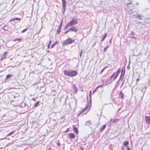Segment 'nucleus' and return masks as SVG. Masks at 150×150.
I'll list each match as a JSON object with an SVG mask.
<instances>
[{"mask_svg": "<svg viewBox=\"0 0 150 150\" xmlns=\"http://www.w3.org/2000/svg\"><path fill=\"white\" fill-rule=\"evenodd\" d=\"M129 144V142L127 141H125L123 143L124 145L125 146H126L127 147Z\"/></svg>", "mask_w": 150, "mask_h": 150, "instance_id": "obj_17", "label": "nucleus"}, {"mask_svg": "<svg viewBox=\"0 0 150 150\" xmlns=\"http://www.w3.org/2000/svg\"><path fill=\"white\" fill-rule=\"evenodd\" d=\"M13 76V75L11 74H8L6 76V79L4 81V82L6 83L8 82L10 80V78Z\"/></svg>", "mask_w": 150, "mask_h": 150, "instance_id": "obj_5", "label": "nucleus"}, {"mask_svg": "<svg viewBox=\"0 0 150 150\" xmlns=\"http://www.w3.org/2000/svg\"><path fill=\"white\" fill-rule=\"evenodd\" d=\"M82 53V52H81V53H80V56H81Z\"/></svg>", "mask_w": 150, "mask_h": 150, "instance_id": "obj_55", "label": "nucleus"}, {"mask_svg": "<svg viewBox=\"0 0 150 150\" xmlns=\"http://www.w3.org/2000/svg\"><path fill=\"white\" fill-rule=\"evenodd\" d=\"M69 26H70L69 24L68 23L64 27V30H66L68 27Z\"/></svg>", "mask_w": 150, "mask_h": 150, "instance_id": "obj_27", "label": "nucleus"}, {"mask_svg": "<svg viewBox=\"0 0 150 150\" xmlns=\"http://www.w3.org/2000/svg\"><path fill=\"white\" fill-rule=\"evenodd\" d=\"M137 19L139 20H141L142 19V17L140 15H137L135 17Z\"/></svg>", "mask_w": 150, "mask_h": 150, "instance_id": "obj_20", "label": "nucleus"}, {"mask_svg": "<svg viewBox=\"0 0 150 150\" xmlns=\"http://www.w3.org/2000/svg\"><path fill=\"white\" fill-rule=\"evenodd\" d=\"M139 78H137V79H136V81H137V82L138 81H139Z\"/></svg>", "mask_w": 150, "mask_h": 150, "instance_id": "obj_52", "label": "nucleus"}, {"mask_svg": "<svg viewBox=\"0 0 150 150\" xmlns=\"http://www.w3.org/2000/svg\"><path fill=\"white\" fill-rule=\"evenodd\" d=\"M120 70H119V69H118L117 70V72H116V73H116V74H117L119 75V73H120Z\"/></svg>", "mask_w": 150, "mask_h": 150, "instance_id": "obj_41", "label": "nucleus"}, {"mask_svg": "<svg viewBox=\"0 0 150 150\" xmlns=\"http://www.w3.org/2000/svg\"><path fill=\"white\" fill-rule=\"evenodd\" d=\"M119 97L122 100H123L124 99V94L121 91L120 93Z\"/></svg>", "mask_w": 150, "mask_h": 150, "instance_id": "obj_12", "label": "nucleus"}, {"mask_svg": "<svg viewBox=\"0 0 150 150\" xmlns=\"http://www.w3.org/2000/svg\"><path fill=\"white\" fill-rule=\"evenodd\" d=\"M145 120L146 123L150 124V117L149 116H146L145 117Z\"/></svg>", "mask_w": 150, "mask_h": 150, "instance_id": "obj_7", "label": "nucleus"}, {"mask_svg": "<svg viewBox=\"0 0 150 150\" xmlns=\"http://www.w3.org/2000/svg\"><path fill=\"white\" fill-rule=\"evenodd\" d=\"M62 8L63 9L62 13L64 14V12L66 10V6L67 2L65 0H62Z\"/></svg>", "mask_w": 150, "mask_h": 150, "instance_id": "obj_4", "label": "nucleus"}, {"mask_svg": "<svg viewBox=\"0 0 150 150\" xmlns=\"http://www.w3.org/2000/svg\"><path fill=\"white\" fill-rule=\"evenodd\" d=\"M46 21L47 20L46 19H45V20H44V17H43L42 18H41V21L42 23L46 22Z\"/></svg>", "mask_w": 150, "mask_h": 150, "instance_id": "obj_26", "label": "nucleus"}, {"mask_svg": "<svg viewBox=\"0 0 150 150\" xmlns=\"http://www.w3.org/2000/svg\"><path fill=\"white\" fill-rule=\"evenodd\" d=\"M58 43V42L57 41H56V42H55L54 43L52 44L51 45V48H53L55 46V45Z\"/></svg>", "mask_w": 150, "mask_h": 150, "instance_id": "obj_18", "label": "nucleus"}, {"mask_svg": "<svg viewBox=\"0 0 150 150\" xmlns=\"http://www.w3.org/2000/svg\"><path fill=\"white\" fill-rule=\"evenodd\" d=\"M57 145L59 146H60L61 145V144L59 142H58L57 143Z\"/></svg>", "mask_w": 150, "mask_h": 150, "instance_id": "obj_45", "label": "nucleus"}, {"mask_svg": "<svg viewBox=\"0 0 150 150\" xmlns=\"http://www.w3.org/2000/svg\"><path fill=\"white\" fill-rule=\"evenodd\" d=\"M2 29H4L5 31H6V30H8L7 29H5L4 28H2Z\"/></svg>", "mask_w": 150, "mask_h": 150, "instance_id": "obj_56", "label": "nucleus"}, {"mask_svg": "<svg viewBox=\"0 0 150 150\" xmlns=\"http://www.w3.org/2000/svg\"><path fill=\"white\" fill-rule=\"evenodd\" d=\"M132 4V2H130L129 3H127V4L126 5L127 6H128L129 5L131 4Z\"/></svg>", "mask_w": 150, "mask_h": 150, "instance_id": "obj_44", "label": "nucleus"}, {"mask_svg": "<svg viewBox=\"0 0 150 150\" xmlns=\"http://www.w3.org/2000/svg\"><path fill=\"white\" fill-rule=\"evenodd\" d=\"M113 119H110V121H113Z\"/></svg>", "mask_w": 150, "mask_h": 150, "instance_id": "obj_61", "label": "nucleus"}, {"mask_svg": "<svg viewBox=\"0 0 150 150\" xmlns=\"http://www.w3.org/2000/svg\"><path fill=\"white\" fill-rule=\"evenodd\" d=\"M124 81L122 83V85L124 83Z\"/></svg>", "mask_w": 150, "mask_h": 150, "instance_id": "obj_63", "label": "nucleus"}, {"mask_svg": "<svg viewBox=\"0 0 150 150\" xmlns=\"http://www.w3.org/2000/svg\"><path fill=\"white\" fill-rule=\"evenodd\" d=\"M22 39L21 38H16L14 40H13L14 41H21Z\"/></svg>", "mask_w": 150, "mask_h": 150, "instance_id": "obj_32", "label": "nucleus"}, {"mask_svg": "<svg viewBox=\"0 0 150 150\" xmlns=\"http://www.w3.org/2000/svg\"><path fill=\"white\" fill-rule=\"evenodd\" d=\"M6 26V25H5L3 26V28L5 27Z\"/></svg>", "mask_w": 150, "mask_h": 150, "instance_id": "obj_62", "label": "nucleus"}, {"mask_svg": "<svg viewBox=\"0 0 150 150\" xmlns=\"http://www.w3.org/2000/svg\"><path fill=\"white\" fill-rule=\"evenodd\" d=\"M130 63V58H129V64L127 67V68L128 69H130V67L129 66V64Z\"/></svg>", "mask_w": 150, "mask_h": 150, "instance_id": "obj_36", "label": "nucleus"}, {"mask_svg": "<svg viewBox=\"0 0 150 150\" xmlns=\"http://www.w3.org/2000/svg\"><path fill=\"white\" fill-rule=\"evenodd\" d=\"M102 85H100V86H98L93 91V93H92V94H93L96 91H97V89L98 88H99V87H102Z\"/></svg>", "mask_w": 150, "mask_h": 150, "instance_id": "obj_22", "label": "nucleus"}, {"mask_svg": "<svg viewBox=\"0 0 150 150\" xmlns=\"http://www.w3.org/2000/svg\"><path fill=\"white\" fill-rule=\"evenodd\" d=\"M117 77H116V76H114V78L113 79V81H114L115 80V79H116V78H117Z\"/></svg>", "mask_w": 150, "mask_h": 150, "instance_id": "obj_49", "label": "nucleus"}, {"mask_svg": "<svg viewBox=\"0 0 150 150\" xmlns=\"http://www.w3.org/2000/svg\"><path fill=\"white\" fill-rule=\"evenodd\" d=\"M139 58H140L139 57L137 58V59H136L137 61L142 63L143 62V61H138V60H139Z\"/></svg>", "mask_w": 150, "mask_h": 150, "instance_id": "obj_40", "label": "nucleus"}, {"mask_svg": "<svg viewBox=\"0 0 150 150\" xmlns=\"http://www.w3.org/2000/svg\"><path fill=\"white\" fill-rule=\"evenodd\" d=\"M8 52H4L3 56H6L8 54Z\"/></svg>", "mask_w": 150, "mask_h": 150, "instance_id": "obj_33", "label": "nucleus"}, {"mask_svg": "<svg viewBox=\"0 0 150 150\" xmlns=\"http://www.w3.org/2000/svg\"><path fill=\"white\" fill-rule=\"evenodd\" d=\"M108 46H107L103 50L104 52H105L106 50L108 48Z\"/></svg>", "mask_w": 150, "mask_h": 150, "instance_id": "obj_38", "label": "nucleus"}, {"mask_svg": "<svg viewBox=\"0 0 150 150\" xmlns=\"http://www.w3.org/2000/svg\"><path fill=\"white\" fill-rule=\"evenodd\" d=\"M70 30H69H69H67V31H65L64 33V34L65 35H66V34H67L69 32H70Z\"/></svg>", "mask_w": 150, "mask_h": 150, "instance_id": "obj_39", "label": "nucleus"}, {"mask_svg": "<svg viewBox=\"0 0 150 150\" xmlns=\"http://www.w3.org/2000/svg\"><path fill=\"white\" fill-rule=\"evenodd\" d=\"M108 67V66H106V67H105L101 71V72H100V74H101L104 71V70H105V69H106V68H107V67Z\"/></svg>", "mask_w": 150, "mask_h": 150, "instance_id": "obj_24", "label": "nucleus"}, {"mask_svg": "<svg viewBox=\"0 0 150 150\" xmlns=\"http://www.w3.org/2000/svg\"><path fill=\"white\" fill-rule=\"evenodd\" d=\"M111 41H112V39H111L110 40H109V43H110L111 42Z\"/></svg>", "mask_w": 150, "mask_h": 150, "instance_id": "obj_53", "label": "nucleus"}, {"mask_svg": "<svg viewBox=\"0 0 150 150\" xmlns=\"http://www.w3.org/2000/svg\"><path fill=\"white\" fill-rule=\"evenodd\" d=\"M115 73L114 72V73L111 76L112 77H114V76L115 75Z\"/></svg>", "mask_w": 150, "mask_h": 150, "instance_id": "obj_46", "label": "nucleus"}, {"mask_svg": "<svg viewBox=\"0 0 150 150\" xmlns=\"http://www.w3.org/2000/svg\"><path fill=\"white\" fill-rule=\"evenodd\" d=\"M73 130L74 131L76 134H78V131L77 128H76L75 125H73Z\"/></svg>", "mask_w": 150, "mask_h": 150, "instance_id": "obj_10", "label": "nucleus"}, {"mask_svg": "<svg viewBox=\"0 0 150 150\" xmlns=\"http://www.w3.org/2000/svg\"><path fill=\"white\" fill-rule=\"evenodd\" d=\"M91 91H90L89 96V97L90 98V102H91Z\"/></svg>", "mask_w": 150, "mask_h": 150, "instance_id": "obj_29", "label": "nucleus"}, {"mask_svg": "<svg viewBox=\"0 0 150 150\" xmlns=\"http://www.w3.org/2000/svg\"><path fill=\"white\" fill-rule=\"evenodd\" d=\"M69 131V128H68L65 131V132L67 133Z\"/></svg>", "mask_w": 150, "mask_h": 150, "instance_id": "obj_43", "label": "nucleus"}, {"mask_svg": "<svg viewBox=\"0 0 150 150\" xmlns=\"http://www.w3.org/2000/svg\"><path fill=\"white\" fill-rule=\"evenodd\" d=\"M81 150H84L83 148L82 147H81Z\"/></svg>", "mask_w": 150, "mask_h": 150, "instance_id": "obj_57", "label": "nucleus"}, {"mask_svg": "<svg viewBox=\"0 0 150 150\" xmlns=\"http://www.w3.org/2000/svg\"><path fill=\"white\" fill-rule=\"evenodd\" d=\"M14 131H12L11 132H10V133L8 134L7 135V136H11L13 137V136H12V135L14 134ZM14 136V135L13 136Z\"/></svg>", "mask_w": 150, "mask_h": 150, "instance_id": "obj_23", "label": "nucleus"}, {"mask_svg": "<svg viewBox=\"0 0 150 150\" xmlns=\"http://www.w3.org/2000/svg\"><path fill=\"white\" fill-rule=\"evenodd\" d=\"M135 34V33L134 32H132L130 34V35H134Z\"/></svg>", "mask_w": 150, "mask_h": 150, "instance_id": "obj_42", "label": "nucleus"}, {"mask_svg": "<svg viewBox=\"0 0 150 150\" xmlns=\"http://www.w3.org/2000/svg\"><path fill=\"white\" fill-rule=\"evenodd\" d=\"M28 30V28H26L25 29L23 30L21 32V33H24V32H25L26 30Z\"/></svg>", "mask_w": 150, "mask_h": 150, "instance_id": "obj_30", "label": "nucleus"}, {"mask_svg": "<svg viewBox=\"0 0 150 150\" xmlns=\"http://www.w3.org/2000/svg\"><path fill=\"white\" fill-rule=\"evenodd\" d=\"M13 98L14 99L16 98V97H19V95L17 93H15L12 96Z\"/></svg>", "mask_w": 150, "mask_h": 150, "instance_id": "obj_16", "label": "nucleus"}, {"mask_svg": "<svg viewBox=\"0 0 150 150\" xmlns=\"http://www.w3.org/2000/svg\"><path fill=\"white\" fill-rule=\"evenodd\" d=\"M68 134L69 136V138L70 139H73L75 138V134L73 133H69Z\"/></svg>", "mask_w": 150, "mask_h": 150, "instance_id": "obj_8", "label": "nucleus"}, {"mask_svg": "<svg viewBox=\"0 0 150 150\" xmlns=\"http://www.w3.org/2000/svg\"><path fill=\"white\" fill-rule=\"evenodd\" d=\"M63 23V20L62 19V20L61 23H60V25H59V27H61V28L62 27Z\"/></svg>", "mask_w": 150, "mask_h": 150, "instance_id": "obj_31", "label": "nucleus"}, {"mask_svg": "<svg viewBox=\"0 0 150 150\" xmlns=\"http://www.w3.org/2000/svg\"><path fill=\"white\" fill-rule=\"evenodd\" d=\"M119 120L118 119H114L113 120L112 123H115L117 122Z\"/></svg>", "mask_w": 150, "mask_h": 150, "instance_id": "obj_28", "label": "nucleus"}, {"mask_svg": "<svg viewBox=\"0 0 150 150\" xmlns=\"http://www.w3.org/2000/svg\"><path fill=\"white\" fill-rule=\"evenodd\" d=\"M32 100L34 101H35V99L34 98H32Z\"/></svg>", "mask_w": 150, "mask_h": 150, "instance_id": "obj_51", "label": "nucleus"}, {"mask_svg": "<svg viewBox=\"0 0 150 150\" xmlns=\"http://www.w3.org/2000/svg\"><path fill=\"white\" fill-rule=\"evenodd\" d=\"M6 57H0V61H1L3 60L6 59Z\"/></svg>", "mask_w": 150, "mask_h": 150, "instance_id": "obj_34", "label": "nucleus"}, {"mask_svg": "<svg viewBox=\"0 0 150 150\" xmlns=\"http://www.w3.org/2000/svg\"><path fill=\"white\" fill-rule=\"evenodd\" d=\"M51 41L50 40V42H49L48 45H47V49H49L50 48V45L51 44Z\"/></svg>", "mask_w": 150, "mask_h": 150, "instance_id": "obj_37", "label": "nucleus"}, {"mask_svg": "<svg viewBox=\"0 0 150 150\" xmlns=\"http://www.w3.org/2000/svg\"><path fill=\"white\" fill-rule=\"evenodd\" d=\"M75 39L73 40L72 38L67 39L66 40L63 41L62 44L63 46L68 45L74 42Z\"/></svg>", "mask_w": 150, "mask_h": 150, "instance_id": "obj_2", "label": "nucleus"}, {"mask_svg": "<svg viewBox=\"0 0 150 150\" xmlns=\"http://www.w3.org/2000/svg\"><path fill=\"white\" fill-rule=\"evenodd\" d=\"M118 74H116L115 75V76H116V77H117L118 76Z\"/></svg>", "mask_w": 150, "mask_h": 150, "instance_id": "obj_54", "label": "nucleus"}, {"mask_svg": "<svg viewBox=\"0 0 150 150\" xmlns=\"http://www.w3.org/2000/svg\"><path fill=\"white\" fill-rule=\"evenodd\" d=\"M78 23V22L77 18L75 19L74 18L69 23L71 26L77 24Z\"/></svg>", "mask_w": 150, "mask_h": 150, "instance_id": "obj_3", "label": "nucleus"}, {"mask_svg": "<svg viewBox=\"0 0 150 150\" xmlns=\"http://www.w3.org/2000/svg\"><path fill=\"white\" fill-rule=\"evenodd\" d=\"M26 105V104L25 103H21V105L19 106L21 108H24Z\"/></svg>", "mask_w": 150, "mask_h": 150, "instance_id": "obj_14", "label": "nucleus"}, {"mask_svg": "<svg viewBox=\"0 0 150 150\" xmlns=\"http://www.w3.org/2000/svg\"><path fill=\"white\" fill-rule=\"evenodd\" d=\"M61 28H62L58 27V28L57 31V34H59L60 33Z\"/></svg>", "mask_w": 150, "mask_h": 150, "instance_id": "obj_19", "label": "nucleus"}, {"mask_svg": "<svg viewBox=\"0 0 150 150\" xmlns=\"http://www.w3.org/2000/svg\"><path fill=\"white\" fill-rule=\"evenodd\" d=\"M21 19L20 18H19L16 17V18H13V19L10 20L9 21L10 22H11V21H20Z\"/></svg>", "mask_w": 150, "mask_h": 150, "instance_id": "obj_13", "label": "nucleus"}, {"mask_svg": "<svg viewBox=\"0 0 150 150\" xmlns=\"http://www.w3.org/2000/svg\"><path fill=\"white\" fill-rule=\"evenodd\" d=\"M107 33H105L103 35V36L102 37V39L101 40V41L102 42L105 39L106 37L107 36Z\"/></svg>", "mask_w": 150, "mask_h": 150, "instance_id": "obj_15", "label": "nucleus"}, {"mask_svg": "<svg viewBox=\"0 0 150 150\" xmlns=\"http://www.w3.org/2000/svg\"><path fill=\"white\" fill-rule=\"evenodd\" d=\"M87 108V106H86L85 108H84L82 110V111H81V112H80V113H79V115L80 114V113L82 112H83L84 111H85Z\"/></svg>", "mask_w": 150, "mask_h": 150, "instance_id": "obj_35", "label": "nucleus"}, {"mask_svg": "<svg viewBox=\"0 0 150 150\" xmlns=\"http://www.w3.org/2000/svg\"><path fill=\"white\" fill-rule=\"evenodd\" d=\"M112 78H113V77H112V76H111V77H110V79H111Z\"/></svg>", "mask_w": 150, "mask_h": 150, "instance_id": "obj_60", "label": "nucleus"}, {"mask_svg": "<svg viewBox=\"0 0 150 150\" xmlns=\"http://www.w3.org/2000/svg\"><path fill=\"white\" fill-rule=\"evenodd\" d=\"M121 150H125L123 146L121 147Z\"/></svg>", "mask_w": 150, "mask_h": 150, "instance_id": "obj_47", "label": "nucleus"}, {"mask_svg": "<svg viewBox=\"0 0 150 150\" xmlns=\"http://www.w3.org/2000/svg\"><path fill=\"white\" fill-rule=\"evenodd\" d=\"M127 150H131V149L130 147H127Z\"/></svg>", "mask_w": 150, "mask_h": 150, "instance_id": "obj_50", "label": "nucleus"}, {"mask_svg": "<svg viewBox=\"0 0 150 150\" xmlns=\"http://www.w3.org/2000/svg\"><path fill=\"white\" fill-rule=\"evenodd\" d=\"M86 125L88 126H90L91 125V122L90 121H88L86 122Z\"/></svg>", "mask_w": 150, "mask_h": 150, "instance_id": "obj_21", "label": "nucleus"}, {"mask_svg": "<svg viewBox=\"0 0 150 150\" xmlns=\"http://www.w3.org/2000/svg\"><path fill=\"white\" fill-rule=\"evenodd\" d=\"M130 38H132V39H136V38L134 37H130Z\"/></svg>", "mask_w": 150, "mask_h": 150, "instance_id": "obj_48", "label": "nucleus"}, {"mask_svg": "<svg viewBox=\"0 0 150 150\" xmlns=\"http://www.w3.org/2000/svg\"><path fill=\"white\" fill-rule=\"evenodd\" d=\"M122 73H121V76H120V78H121V76H122Z\"/></svg>", "mask_w": 150, "mask_h": 150, "instance_id": "obj_58", "label": "nucleus"}, {"mask_svg": "<svg viewBox=\"0 0 150 150\" xmlns=\"http://www.w3.org/2000/svg\"><path fill=\"white\" fill-rule=\"evenodd\" d=\"M106 127V125H103L101 127L100 129V132H102L105 129Z\"/></svg>", "mask_w": 150, "mask_h": 150, "instance_id": "obj_11", "label": "nucleus"}, {"mask_svg": "<svg viewBox=\"0 0 150 150\" xmlns=\"http://www.w3.org/2000/svg\"><path fill=\"white\" fill-rule=\"evenodd\" d=\"M39 101H38L36 103H35V104L34 105V106H35V107H37L38 105L39 104Z\"/></svg>", "mask_w": 150, "mask_h": 150, "instance_id": "obj_25", "label": "nucleus"}, {"mask_svg": "<svg viewBox=\"0 0 150 150\" xmlns=\"http://www.w3.org/2000/svg\"><path fill=\"white\" fill-rule=\"evenodd\" d=\"M70 32H76L78 31V30L75 26H72L69 29Z\"/></svg>", "mask_w": 150, "mask_h": 150, "instance_id": "obj_6", "label": "nucleus"}, {"mask_svg": "<svg viewBox=\"0 0 150 150\" xmlns=\"http://www.w3.org/2000/svg\"><path fill=\"white\" fill-rule=\"evenodd\" d=\"M72 88H73L75 93H77V91H78L77 88L75 85L73 84Z\"/></svg>", "mask_w": 150, "mask_h": 150, "instance_id": "obj_9", "label": "nucleus"}, {"mask_svg": "<svg viewBox=\"0 0 150 150\" xmlns=\"http://www.w3.org/2000/svg\"><path fill=\"white\" fill-rule=\"evenodd\" d=\"M12 58H11L10 59V60H12Z\"/></svg>", "mask_w": 150, "mask_h": 150, "instance_id": "obj_64", "label": "nucleus"}, {"mask_svg": "<svg viewBox=\"0 0 150 150\" xmlns=\"http://www.w3.org/2000/svg\"><path fill=\"white\" fill-rule=\"evenodd\" d=\"M64 73L65 75L71 77L77 75V72L76 71L73 70H64Z\"/></svg>", "mask_w": 150, "mask_h": 150, "instance_id": "obj_1", "label": "nucleus"}, {"mask_svg": "<svg viewBox=\"0 0 150 150\" xmlns=\"http://www.w3.org/2000/svg\"><path fill=\"white\" fill-rule=\"evenodd\" d=\"M149 19H150V17L149 18H148V20H149ZM148 23H150V22H148Z\"/></svg>", "mask_w": 150, "mask_h": 150, "instance_id": "obj_59", "label": "nucleus"}]
</instances>
